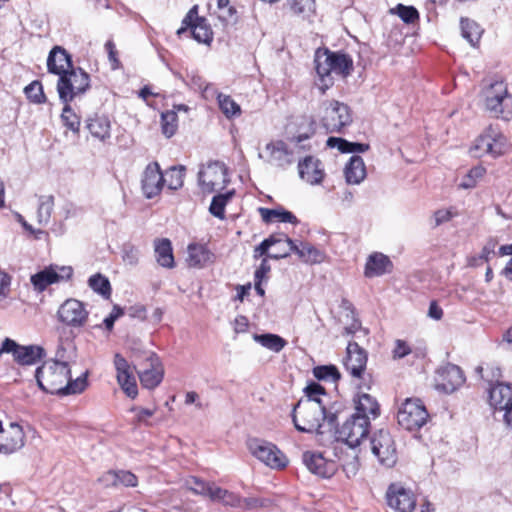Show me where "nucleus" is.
I'll return each instance as SVG.
<instances>
[{"mask_svg": "<svg viewBox=\"0 0 512 512\" xmlns=\"http://www.w3.org/2000/svg\"><path fill=\"white\" fill-rule=\"evenodd\" d=\"M339 408L334 403L327 407L323 400L300 399L292 411L295 428L300 432L327 435L334 430Z\"/></svg>", "mask_w": 512, "mask_h": 512, "instance_id": "f257e3e1", "label": "nucleus"}, {"mask_svg": "<svg viewBox=\"0 0 512 512\" xmlns=\"http://www.w3.org/2000/svg\"><path fill=\"white\" fill-rule=\"evenodd\" d=\"M71 368L61 364L46 361L35 371V378L39 388L50 394L61 396L82 393L87 386V373L71 379Z\"/></svg>", "mask_w": 512, "mask_h": 512, "instance_id": "f03ea898", "label": "nucleus"}, {"mask_svg": "<svg viewBox=\"0 0 512 512\" xmlns=\"http://www.w3.org/2000/svg\"><path fill=\"white\" fill-rule=\"evenodd\" d=\"M483 95L485 109L495 118L509 121L512 119V94L503 81H495L487 86Z\"/></svg>", "mask_w": 512, "mask_h": 512, "instance_id": "7ed1b4c3", "label": "nucleus"}, {"mask_svg": "<svg viewBox=\"0 0 512 512\" xmlns=\"http://www.w3.org/2000/svg\"><path fill=\"white\" fill-rule=\"evenodd\" d=\"M334 430L329 433L328 439L334 438L337 441L345 442L349 447L354 448L360 445L369 433V417L351 415L342 425L338 427L337 420L334 422Z\"/></svg>", "mask_w": 512, "mask_h": 512, "instance_id": "20e7f679", "label": "nucleus"}, {"mask_svg": "<svg viewBox=\"0 0 512 512\" xmlns=\"http://www.w3.org/2000/svg\"><path fill=\"white\" fill-rule=\"evenodd\" d=\"M509 149L510 143L506 136L498 127L491 125L475 140L470 153L477 158L484 155L496 158L507 153Z\"/></svg>", "mask_w": 512, "mask_h": 512, "instance_id": "39448f33", "label": "nucleus"}, {"mask_svg": "<svg viewBox=\"0 0 512 512\" xmlns=\"http://www.w3.org/2000/svg\"><path fill=\"white\" fill-rule=\"evenodd\" d=\"M90 88V76L80 67H72L57 82V92L61 102H72Z\"/></svg>", "mask_w": 512, "mask_h": 512, "instance_id": "423d86ee", "label": "nucleus"}, {"mask_svg": "<svg viewBox=\"0 0 512 512\" xmlns=\"http://www.w3.org/2000/svg\"><path fill=\"white\" fill-rule=\"evenodd\" d=\"M321 122L329 133H341L352 123L350 108L336 100H326L321 105Z\"/></svg>", "mask_w": 512, "mask_h": 512, "instance_id": "0eeeda50", "label": "nucleus"}, {"mask_svg": "<svg viewBox=\"0 0 512 512\" xmlns=\"http://www.w3.org/2000/svg\"><path fill=\"white\" fill-rule=\"evenodd\" d=\"M249 452L272 469H283L288 464V459L276 445L259 438H251L247 441Z\"/></svg>", "mask_w": 512, "mask_h": 512, "instance_id": "6e6552de", "label": "nucleus"}, {"mask_svg": "<svg viewBox=\"0 0 512 512\" xmlns=\"http://www.w3.org/2000/svg\"><path fill=\"white\" fill-rule=\"evenodd\" d=\"M229 183L227 167L220 161L209 162L198 172V184L203 193L222 190Z\"/></svg>", "mask_w": 512, "mask_h": 512, "instance_id": "1a4fd4ad", "label": "nucleus"}, {"mask_svg": "<svg viewBox=\"0 0 512 512\" xmlns=\"http://www.w3.org/2000/svg\"><path fill=\"white\" fill-rule=\"evenodd\" d=\"M428 416L421 400L408 398L399 408L397 421L404 429L413 431L420 429L427 422Z\"/></svg>", "mask_w": 512, "mask_h": 512, "instance_id": "9d476101", "label": "nucleus"}, {"mask_svg": "<svg viewBox=\"0 0 512 512\" xmlns=\"http://www.w3.org/2000/svg\"><path fill=\"white\" fill-rule=\"evenodd\" d=\"M285 245L288 249L269 254L270 259L277 260L286 258L291 252L295 253L301 261L310 265L320 264L326 259V254L309 242H300L299 244H296L292 239L286 236Z\"/></svg>", "mask_w": 512, "mask_h": 512, "instance_id": "9b49d317", "label": "nucleus"}, {"mask_svg": "<svg viewBox=\"0 0 512 512\" xmlns=\"http://www.w3.org/2000/svg\"><path fill=\"white\" fill-rule=\"evenodd\" d=\"M72 275L73 268L71 266L51 264L33 274L30 281L36 291L43 292L49 285L67 281Z\"/></svg>", "mask_w": 512, "mask_h": 512, "instance_id": "f8f14e48", "label": "nucleus"}, {"mask_svg": "<svg viewBox=\"0 0 512 512\" xmlns=\"http://www.w3.org/2000/svg\"><path fill=\"white\" fill-rule=\"evenodd\" d=\"M164 375V369L159 357L153 352L144 354V359L138 364V376L144 388L154 389L157 387Z\"/></svg>", "mask_w": 512, "mask_h": 512, "instance_id": "ddd939ff", "label": "nucleus"}, {"mask_svg": "<svg viewBox=\"0 0 512 512\" xmlns=\"http://www.w3.org/2000/svg\"><path fill=\"white\" fill-rule=\"evenodd\" d=\"M11 353L20 365H33L44 357V349L37 345L22 346L10 338H5L0 347V355Z\"/></svg>", "mask_w": 512, "mask_h": 512, "instance_id": "4468645a", "label": "nucleus"}, {"mask_svg": "<svg viewBox=\"0 0 512 512\" xmlns=\"http://www.w3.org/2000/svg\"><path fill=\"white\" fill-rule=\"evenodd\" d=\"M371 450L382 465L392 467L397 461L394 440L390 433L384 429H380L373 434L371 438Z\"/></svg>", "mask_w": 512, "mask_h": 512, "instance_id": "2eb2a0df", "label": "nucleus"}, {"mask_svg": "<svg viewBox=\"0 0 512 512\" xmlns=\"http://www.w3.org/2000/svg\"><path fill=\"white\" fill-rule=\"evenodd\" d=\"M57 316L63 324L78 328L82 327L88 319V311L85 305L74 298L65 300L57 311Z\"/></svg>", "mask_w": 512, "mask_h": 512, "instance_id": "dca6fc26", "label": "nucleus"}, {"mask_svg": "<svg viewBox=\"0 0 512 512\" xmlns=\"http://www.w3.org/2000/svg\"><path fill=\"white\" fill-rule=\"evenodd\" d=\"M367 360L368 356L366 350L356 341H349L343 364L350 375L355 378H361L366 369Z\"/></svg>", "mask_w": 512, "mask_h": 512, "instance_id": "f3484780", "label": "nucleus"}, {"mask_svg": "<svg viewBox=\"0 0 512 512\" xmlns=\"http://www.w3.org/2000/svg\"><path fill=\"white\" fill-rule=\"evenodd\" d=\"M302 461L311 473L322 478H330L337 471L336 463L326 459L321 452L306 451L302 455Z\"/></svg>", "mask_w": 512, "mask_h": 512, "instance_id": "a211bd4d", "label": "nucleus"}, {"mask_svg": "<svg viewBox=\"0 0 512 512\" xmlns=\"http://www.w3.org/2000/svg\"><path fill=\"white\" fill-rule=\"evenodd\" d=\"M182 23L190 27L193 38L199 43L210 44L213 32L205 18L198 17V7L193 6L184 17Z\"/></svg>", "mask_w": 512, "mask_h": 512, "instance_id": "6ab92c4d", "label": "nucleus"}, {"mask_svg": "<svg viewBox=\"0 0 512 512\" xmlns=\"http://www.w3.org/2000/svg\"><path fill=\"white\" fill-rule=\"evenodd\" d=\"M465 382L463 371L454 364H446L437 370V388L452 393Z\"/></svg>", "mask_w": 512, "mask_h": 512, "instance_id": "aec40b11", "label": "nucleus"}, {"mask_svg": "<svg viewBox=\"0 0 512 512\" xmlns=\"http://www.w3.org/2000/svg\"><path fill=\"white\" fill-rule=\"evenodd\" d=\"M388 505L398 512H412L416 506V500L411 491L404 487L391 484L386 493Z\"/></svg>", "mask_w": 512, "mask_h": 512, "instance_id": "412c9836", "label": "nucleus"}, {"mask_svg": "<svg viewBox=\"0 0 512 512\" xmlns=\"http://www.w3.org/2000/svg\"><path fill=\"white\" fill-rule=\"evenodd\" d=\"M142 191L146 198L151 199L157 196L164 185V175L157 162L148 164L143 172Z\"/></svg>", "mask_w": 512, "mask_h": 512, "instance_id": "4be33fe9", "label": "nucleus"}, {"mask_svg": "<svg viewBox=\"0 0 512 512\" xmlns=\"http://www.w3.org/2000/svg\"><path fill=\"white\" fill-rule=\"evenodd\" d=\"M73 67L71 56L68 52L60 47L55 46L49 53L47 58V69L49 73L61 77L69 69Z\"/></svg>", "mask_w": 512, "mask_h": 512, "instance_id": "5701e85b", "label": "nucleus"}, {"mask_svg": "<svg viewBox=\"0 0 512 512\" xmlns=\"http://www.w3.org/2000/svg\"><path fill=\"white\" fill-rule=\"evenodd\" d=\"M299 176L311 185L319 184L324 176L321 162L313 156H307L298 164Z\"/></svg>", "mask_w": 512, "mask_h": 512, "instance_id": "b1692460", "label": "nucleus"}, {"mask_svg": "<svg viewBox=\"0 0 512 512\" xmlns=\"http://www.w3.org/2000/svg\"><path fill=\"white\" fill-rule=\"evenodd\" d=\"M489 403L496 410L507 411L512 407V387L505 383H497L489 390Z\"/></svg>", "mask_w": 512, "mask_h": 512, "instance_id": "393cba45", "label": "nucleus"}, {"mask_svg": "<svg viewBox=\"0 0 512 512\" xmlns=\"http://www.w3.org/2000/svg\"><path fill=\"white\" fill-rule=\"evenodd\" d=\"M265 151L268 153V162L280 167L292 163V153L288 150L283 141L270 142L266 145Z\"/></svg>", "mask_w": 512, "mask_h": 512, "instance_id": "a878e982", "label": "nucleus"}, {"mask_svg": "<svg viewBox=\"0 0 512 512\" xmlns=\"http://www.w3.org/2000/svg\"><path fill=\"white\" fill-rule=\"evenodd\" d=\"M86 127L90 134L100 141L104 142L106 139L110 138L111 123L107 116L95 115L89 118Z\"/></svg>", "mask_w": 512, "mask_h": 512, "instance_id": "bb28decb", "label": "nucleus"}, {"mask_svg": "<svg viewBox=\"0 0 512 512\" xmlns=\"http://www.w3.org/2000/svg\"><path fill=\"white\" fill-rule=\"evenodd\" d=\"M348 184H360L366 177V168L362 157L352 156L344 169Z\"/></svg>", "mask_w": 512, "mask_h": 512, "instance_id": "cd10ccee", "label": "nucleus"}, {"mask_svg": "<svg viewBox=\"0 0 512 512\" xmlns=\"http://www.w3.org/2000/svg\"><path fill=\"white\" fill-rule=\"evenodd\" d=\"M214 255L201 244H190L188 246L187 262L190 267L201 268L207 263L213 262Z\"/></svg>", "mask_w": 512, "mask_h": 512, "instance_id": "c85d7f7f", "label": "nucleus"}, {"mask_svg": "<svg viewBox=\"0 0 512 512\" xmlns=\"http://www.w3.org/2000/svg\"><path fill=\"white\" fill-rule=\"evenodd\" d=\"M50 361L70 368L71 364L76 361V347L73 341L61 339L57 346L55 357Z\"/></svg>", "mask_w": 512, "mask_h": 512, "instance_id": "c756f323", "label": "nucleus"}, {"mask_svg": "<svg viewBox=\"0 0 512 512\" xmlns=\"http://www.w3.org/2000/svg\"><path fill=\"white\" fill-rule=\"evenodd\" d=\"M156 260L165 268L174 267V256L171 241L167 238L157 239L154 242Z\"/></svg>", "mask_w": 512, "mask_h": 512, "instance_id": "7c9ffc66", "label": "nucleus"}, {"mask_svg": "<svg viewBox=\"0 0 512 512\" xmlns=\"http://www.w3.org/2000/svg\"><path fill=\"white\" fill-rule=\"evenodd\" d=\"M391 266V261L382 253H375L369 256L366 266L365 275L367 277L380 276L387 272V268Z\"/></svg>", "mask_w": 512, "mask_h": 512, "instance_id": "2f4dec72", "label": "nucleus"}, {"mask_svg": "<svg viewBox=\"0 0 512 512\" xmlns=\"http://www.w3.org/2000/svg\"><path fill=\"white\" fill-rule=\"evenodd\" d=\"M327 146L337 148L341 153H364L370 146L366 143L350 142L344 138L329 137Z\"/></svg>", "mask_w": 512, "mask_h": 512, "instance_id": "473e14b6", "label": "nucleus"}, {"mask_svg": "<svg viewBox=\"0 0 512 512\" xmlns=\"http://www.w3.org/2000/svg\"><path fill=\"white\" fill-rule=\"evenodd\" d=\"M354 414L376 418L379 415V405L371 395L367 393L359 394L356 403V412Z\"/></svg>", "mask_w": 512, "mask_h": 512, "instance_id": "72a5a7b5", "label": "nucleus"}, {"mask_svg": "<svg viewBox=\"0 0 512 512\" xmlns=\"http://www.w3.org/2000/svg\"><path fill=\"white\" fill-rule=\"evenodd\" d=\"M260 215L265 222H273L278 221L282 223H291L297 224L298 220L296 216L290 211L280 210V209H268V208H260Z\"/></svg>", "mask_w": 512, "mask_h": 512, "instance_id": "f704fd0d", "label": "nucleus"}, {"mask_svg": "<svg viewBox=\"0 0 512 512\" xmlns=\"http://www.w3.org/2000/svg\"><path fill=\"white\" fill-rule=\"evenodd\" d=\"M461 33L472 46H475L483 33L482 28L478 23L469 18H461L460 20Z\"/></svg>", "mask_w": 512, "mask_h": 512, "instance_id": "c9c22d12", "label": "nucleus"}, {"mask_svg": "<svg viewBox=\"0 0 512 512\" xmlns=\"http://www.w3.org/2000/svg\"><path fill=\"white\" fill-rule=\"evenodd\" d=\"M253 339L272 352L279 353L287 344V341L277 334H254Z\"/></svg>", "mask_w": 512, "mask_h": 512, "instance_id": "e433bc0d", "label": "nucleus"}, {"mask_svg": "<svg viewBox=\"0 0 512 512\" xmlns=\"http://www.w3.org/2000/svg\"><path fill=\"white\" fill-rule=\"evenodd\" d=\"M314 62L316 72L322 80L333 72L332 57L329 50L318 49L315 53Z\"/></svg>", "mask_w": 512, "mask_h": 512, "instance_id": "4c0bfd02", "label": "nucleus"}, {"mask_svg": "<svg viewBox=\"0 0 512 512\" xmlns=\"http://www.w3.org/2000/svg\"><path fill=\"white\" fill-rule=\"evenodd\" d=\"M333 72L342 76H348L353 70L352 58L344 53L331 52Z\"/></svg>", "mask_w": 512, "mask_h": 512, "instance_id": "58836bf2", "label": "nucleus"}, {"mask_svg": "<svg viewBox=\"0 0 512 512\" xmlns=\"http://www.w3.org/2000/svg\"><path fill=\"white\" fill-rule=\"evenodd\" d=\"M286 243V235L284 234H273L270 235L268 238L264 239L258 246L254 248L253 251V257L255 259H258L262 256H266L265 258H270L269 254L270 249L273 248V246H276V244H284Z\"/></svg>", "mask_w": 512, "mask_h": 512, "instance_id": "ea45409f", "label": "nucleus"}, {"mask_svg": "<svg viewBox=\"0 0 512 512\" xmlns=\"http://www.w3.org/2000/svg\"><path fill=\"white\" fill-rule=\"evenodd\" d=\"M39 204L37 209V220L40 225H47L51 219L54 208V196L41 195L39 196Z\"/></svg>", "mask_w": 512, "mask_h": 512, "instance_id": "a19ab883", "label": "nucleus"}, {"mask_svg": "<svg viewBox=\"0 0 512 512\" xmlns=\"http://www.w3.org/2000/svg\"><path fill=\"white\" fill-rule=\"evenodd\" d=\"M313 0H286L285 7L291 14L305 19L313 11Z\"/></svg>", "mask_w": 512, "mask_h": 512, "instance_id": "79ce46f5", "label": "nucleus"}, {"mask_svg": "<svg viewBox=\"0 0 512 512\" xmlns=\"http://www.w3.org/2000/svg\"><path fill=\"white\" fill-rule=\"evenodd\" d=\"M185 176L184 166L170 167L164 175V183L171 190H177L183 186Z\"/></svg>", "mask_w": 512, "mask_h": 512, "instance_id": "37998d69", "label": "nucleus"}, {"mask_svg": "<svg viewBox=\"0 0 512 512\" xmlns=\"http://www.w3.org/2000/svg\"><path fill=\"white\" fill-rule=\"evenodd\" d=\"M217 100L220 110L227 118L241 115L240 106L229 95L218 93Z\"/></svg>", "mask_w": 512, "mask_h": 512, "instance_id": "c03bdc74", "label": "nucleus"}, {"mask_svg": "<svg viewBox=\"0 0 512 512\" xmlns=\"http://www.w3.org/2000/svg\"><path fill=\"white\" fill-rule=\"evenodd\" d=\"M89 287L96 293L100 294L104 298H109L111 295V285L109 280L101 275H92L88 280Z\"/></svg>", "mask_w": 512, "mask_h": 512, "instance_id": "a18cd8bd", "label": "nucleus"}, {"mask_svg": "<svg viewBox=\"0 0 512 512\" xmlns=\"http://www.w3.org/2000/svg\"><path fill=\"white\" fill-rule=\"evenodd\" d=\"M64 104L61 120L63 124L72 132L78 133L80 128V117L77 116L72 110L70 103L71 102H62Z\"/></svg>", "mask_w": 512, "mask_h": 512, "instance_id": "49530a36", "label": "nucleus"}, {"mask_svg": "<svg viewBox=\"0 0 512 512\" xmlns=\"http://www.w3.org/2000/svg\"><path fill=\"white\" fill-rule=\"evenodd\" d=\"M232 194H233V192L215 195L212 198V201H211V204L209 207L210 213L219 219H224L225 206H226L228 200L230 199V197L232 196Z\"/></svg>", "mask_w": 512, "mask_h": 512, "instance_id": "de8ad7c7", "label": "nucleus"}, {"mask_svg": "<svg viewBox=\"0 0 512 512\" xmlns=\"http://www.w3.org/2000/svg\"><path fill=\"white\" fill-rule=\"evenodd\" d=\"M177 113L174 110H169L161 114V125L163 134L170 138L177 130Z\"/></svg>", "mask_w": 512, "mask_h": 512, "instance_id": "09e8293b", "label": "nucleus"}, {"mask_svg": "<svg viewBox=\"0 0 512 512\" xmlns=\"http://www.w3.org/2000/svg\"><path fill=\"white\" fill-rule=\"evenodd\" d=\"M486 173V169L483 166H475L469 170V172L463 177L459 184L460 188L471 189L476 186L478 181L483 178Z\"/></svg>", "mask_w": 512, "mask_h": 512, "instance_id": "8fccbe9b", "label": "nucleus"}, {"mask_svg": "<svg viewBox=\"0 0 512 512\" xmlns=\"http://www.w3.org/2000/svg\"><path fill=\"white\" fill-rule=\"evenodd\" d=\"M313 375L318 380H333L340 379V373L334 365H322L313 369Z\"/></svg>", "mask_w": 512, "mask_h": 512, "instance_id": "3c124183", "label": "nucleus"}, {"mask_svg": "<svg viewBox=\"0 0 512 512\" xmlns=\"http://www.w3.org/2000/svg\"><path fill=\"white\" fill-rule=\"evenodd\" d=\"M24 92L27 98L36 104H41L46 101L42 84L39 81H33L25 87Z\"/></svg>", "mask_w": 512, "mask_h": 512, "instance_id": "603ef678", "label": "nucleus"}, {"mask_svg": "<svg viewBox=\"0 0 512 512\" xmlns=\"http://www.w3.org/2000/svg\"><path fill=\"white\" fill-rule=\"evenodd\" d=\"M211 483L212 482H205L196 476H190L185 480L186 488L194 494L201 496H206Z\"/></svg>", "mask_w": 512, "mask_h": 512, "instance_id": "864d4df0", "label": "nucleus"}, {"mask_svg": "<svg viewBox=\"0 0 512 512\" xmlns=\"http://www.w3.org/2000/svg\"><path fill=\"white\" fill-rule=\"evenodd\" d=\"M10 293L11 277L7 273L0 271V307L6 308L10 304Z\"/></svg>", "mask_w": 512, "mask_h": 512, "instance_id": "5fc2aeb1", "label": "nucleus"}, {"mask_svg": "<svg viewBox=\"0 0 512 512\" xmlns=\"http://www.w3.org/2000/svg\"><path fill=\"white\" fill-rule=\"evenodd\" d=\"M396 12L398 16L405 22V23H414L419 18V13L416 8L413 6H405L403 4H398L396 6Z\"/></svg>", "mask_w": 512, "mask_h": 512, "instance_id": "6e6d98bb", "label": "nucleus"}, {"mask_svg": "<svg viewBox=\"0 0 512 512\" xmlns=\"http://www.w3.org/2000/svg\"><path fill=\"white\" fill-rule=\"evenodd\" d=\"M117 381L128 397L135 398L138 395L137 384L133 374L127 375L123 380L117 378Z\"/></svg>", "mask_w": 512, "mask_h": 512, "instance_id": "4d7b16f0", "label": "nucleus"}, {"mask_svg": "<svg viewBox=\"0 0 512 512\" xmlns=\"http://www.w3.org/2000/svg\"><path fill=\"white\" fill-rule=\"evenodd\" d=\"M114 365L117 371V378L125 379L127 375L132 374L131 368L127 360L120 354L114 357Z\"/></svg>", "mask_w": 512, "mask_h": 512, "instance_id": "13d9d810", "label": "nucleus"}, {"mask_svg": "<svg viewBox=\"0 0 512 512\" xmlns=\"http://www.w3.org/2000/svg\"><path fill=\"white\" fill-rule=\"evenodd\" d=\"M354 314V312H351ZM352 323L345 327V333L347 335H354L357 339H360L361 337L365 338L368 335V330L363 328L361 325V322L354 318V315H352Z\"/></svg>", "mask_w": 512, "mask_h": 512, "instance_id": "bf43d9fd", "label": "nucleus"}, {"mask_svg": "<svg viewBox=\"0 0 512 512\" xmlns=\"http://www.w3.org/2000/svg\"><path fill=\"white\" fill-rule=\"evenodd\" d=\"M122 258L126 264L134 266L139 260V250L132 244H125Z\"/></svg>", "mask_w": 512, "mask_h": 512, "instance_id": "052dcab7", "label": "nucleus"}, {"mask_svg": "<svg viewBox=\"0 0 512 512\" xmlns=\"http://www.w3.org/2000/svg\"><path fill=\"white\" fill-rule=\"evenodd\" d=\"M118 486L136 487L138 485L137 476L128 470H118Z\"/></svg>", "mask_w": 512, "mask_h": 512, "instance_id": "680f3d73", "label": "nucleus"}, {"mask_svg": "<svg viewBox=\"0 0 512 512\" xmlns=\"http://www.w3.org/2000/svg\"><path fill=\"white\" fill-rule=\"evenodd\" d=\"M306 397L304 399L323 400L321 396H326L325 389L318 383H311L305 388Z\"/></svg>", "mask_w": 512, "mask_h": 512, "instance_id": "e2e57ef3", "label": "nucleus"}, {"mask_svg": "<svg viewBox=\"0 0 512 512\" xmlns=\"http://www.w3.org/2000/svg\"><path fill=\"white\" fill-rule=\"evenodd\" d=\"M241 506L239 509L244 510H256L258 508L264 507L267 504V500L256 498V497H248L241 498Z\"/></svg>", "mask_w": 512, "mask_h": 512, "instance_id": "0e129e2a", "label": "nucleus"}, {"mask_svg": "<svg viewBox=\"0 0 512 512\" xmlns=\"http://www.w3.org/2000/svg\"><path fill=\"white\" fill-rule=\"evenodd\" d=\"M118 470H109L103 473L98 481L105 487H117L118 486Z\"/></svg>", "mask_w": 512, "mask_h": 512, "instance_id": "69168bd1", "label": "nucleus"}, {"mask_svg": "<svg viewBox=\"0 0 512 512\" xmlns=\"http://www.w3.org/2000/svg\"><path fill=\"white\" fill-rule=\"evenodd\" d=\"M218 18L226 24H235L238 19L237 10L229 4L225 10H220Z\"/></svg>", "mask_w": 512, "mask_h": 512, "instance_id": "338daca9", "label": "nucleus"}, {"mask_svg": "<svg viewBox=\"0 0 512 512\" xmlns=\"http://www.w3.org/2000/svg\"><path fill=\"white\" fill-rule=\"evenodd\" d=\"M241 497L231 491L225 489L223 498L220 503L226 506H230L233 508H240L241 506Z\"/></svg>", "mask_w": 512, "mask_h": 512, "instance_id": "774afa93", "label": "nucleus"}]
</instances>
